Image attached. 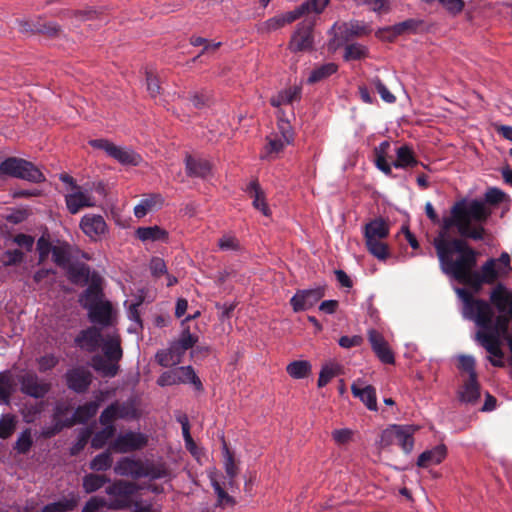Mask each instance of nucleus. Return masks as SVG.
<instances>
[{"label": "nucleus", "mask_w": 512, "mask_h": 512, "mask_svg": "<svg viewBox=\"0 0 512 512\" xmlns=\"http://www.w3.org/2000/svg\"><path fill=\"white\" fill-rule=\"evenodd\" d=\"M450 212V216L443 217L433 245L441 270L458 282L469 285L477 265L478 252L464 240L451 238L450 229L455 226L462 237L482 240L485 233L482 223L488 219L490 211L482 201L461 200L452 206Z\"/></svg>", "instance_id": "nucleus-1"}, {"label": "nucleus", "mask_w": 512, "mask_h": 512, "mask_svg": "<svg viewBox=\"0 0 512 512\" xmlns=\"http://www.w3.org/2000/svg\"><path fill=\"white\" fill-rule=\"evenodd\" d=\"M456 293L463 302V316L474 321L478 327L475 340L489 353L490 363L495 367L504 366L501 346L508 333V318L497 316L493 321L494 313L488 302L474 299L464 288H457Z\"/></svg>", "instance_id": "nucleus-2"}, {"label": "nucleus", "mask_w": 512, "mask_h": 512, "mask_svg": "<svg viewBox=\"0 0 512 512\" xmlns=\"http://www.w3.org/2000/svg\"><path fill=\"white\" fill-rule=\"evenodd\" d=\"M100 346L104 357L95 355L92 358V367L104 377H114L118 373V363L123 356L120 335L115 329L104 333Z\"/></svg>", "instance_id": "nucleus-3"}, {"label": "nucleus", "mask_w": 512, "mask_h": 512, "mask_svg": "<svg viewBox=\"0 0 512 512\" xmlns=\"http://www.w3.org/2000/svg\"><path fill=\"white\" fill-rule=\"evenodd\" d=\"M115 474L133 479L149 478L157 480L168 476V471L163 464H155L149 460L135 457H121L114 465Z\"/></svg>", "instance_id": "nucleus-4"}, {"label": "nucleus", "mask_w": 512, "mask_h": 512, "mask_svg": "<svg viewBox=\"0 0 512 512\" xmlns=\"http://www.w3.org/2000/svg\"><path fill=\"white\" fill-rule=\"evenodd\" d=\"M0 175H8L34 183L45 181L43 173L31 162L9 157L0 163Z\"/></svg>", "instance_id": "nucleus-5"}, {"label": "nucleus", "mask_w": 512, "mask_h": 512, "mask_svg": "<svg viewBox=\"0 0 512 512\" xmlns=\"http://www.w3.org/2000/svg\"><path fill=\"white\" fill-rule=\"evenodd\" d=\"M21 393L35 399L44 398L51 390V384L31 371H22L16 376Z\"/></svg>", "instance_id": "nucleus-6"}, {"label": "nucleus", "mask_w": 512, "mask_h": 512, "mask_svg": "<svg viewBox=\"0 0 512 512\" xmlns=\"http://www.w3.org/2000/svg\"><path fill=\"white\" fill-rule=\"evenodd\" d=\"M148 444V436L141 432L127 431L118 434L110 443V449L116 453H129L143 449Z\"/></svg>", "instance_id": "nucleus-7"}, {"label": "nucleus", "mask_w": 512, "mask_h": 512, "mask_svg": "<svg viewBox=\"0 0 512 512\" xmlns=\"http://www.w3.org/2000/svg\"><path fill=\"white\" fill-rule=\"evenodd\" d=\"M313 26L314 23L310 20H304L296 26L288 43V49L291 52L309 51L313 48Z\"/></svg>", "instance_id": "nucleus-8"}, {"label": "nucleus", "mask_w": 512, "mask_h": 512, "mask_svg": "<svg viewBox=\"0 0 512 512\" xmlns=\"http://www.w3.org/2000/svg\"><path fill=\"white\" fill-rule=\"evenodd\" d=\"M65 203L68 211L71 214H76L83 208L96 206V199L92 195L91 189L73 186V190L65 195Z\"/></svg>", "instance_id": "nucleus-9"}, {"label": "nucleus", "mask_w": 512, "mask_h": 512, "mask_svg": "<svg viewBox=\"0 0 512 512\" xmlns=\"http://www.w3.org/2000/svg\"><path fill=\"white\" fill-rule=\"evenodd\" d=\"M137 417V410L133 403L130 402H114L109 405L99 417L101 424L113 423L118 419L131 420Z\"/></svg>", "instance_id": "nucleus-10"}, {"label": "nucleus", "mask_w": 512, "mask_h": 512, "mask_svg": "<svg viewBox=\"0 0 512 512\" xmlns=\"http://www.w3.org/2000/svg\"><path fill=\"white\" fill-rule=\"evenodd\" d=\"M80 228L92 241H100L108 232V226L101 215L86 214L81 218Z\"/></svg>", "instance_id": "nucleus-11"}, {"label": "nucleus", "mask_w": 512, "mask_h": 512, "mask_svg": "<svg viewBox=\"0 0 512 512\" xmlns=\"http://www.w3.org/2000/svg\"><path fill=\"white\" fill-rule=\"evenodd\" d=\"M497 261L495 258L488 259L482 266L480 271H474L469 282L471 288L479 291L483 284H493L499 277H502L496 268Z\"/></svg>", "instance_id": "nucleus-12"}, {"label": "nucleus", "mask_w": 512, "mask_h": 512, "mask_svg": "<svg viewBox=\"0 0 512 512\" xmlns=\"http://www.w3.org/2000/svg\"><path fill=\"white\" fill-rule=\"evenodd\" d=\"M490 301L497 308L500 313L499 316H506L508 318V325L510 318H512V291H509L503 284H497L490 293Z\"/></svg>", "instance_id": "nucleus-13"}, {"label": "nucleus", "mask_w": 512, "mask_h": 512, "mask_svg": "<svg viewBox=\"0 0 512 512\" xmlns=\"http://www.w3.org/2000/svg\"><path fill=\"white\" fill-rule=\"evenodd\" d=\"M368 340L372 347V350L379 358V360L385 364H393L395 361L394 354L390 349L388 342L384 336L375 329L368 331Z\"/></svg>", "instance_id": "nucleus-14"}, {"label": "nucleus", "mask_w": 512, "mask_h": 512, "mask_svg": "<svg viewBox=\"0 0 512 512\" xmlns=\"http://www.w3.org/2000/svg\"><path fill=\"white\" fill-rule=\"evenodd\" d=\"M324 296L323 288L298 291L290 300L295 312L313 307Z\"/></svg>", "instance_id": "nucleus-15"}, {"label": "nucleus", "mask_w": 512, "mask_h": 512, "mask_svg": "<svg viewBox=\"0 0 512 512\" xmlns=\"http://www.w3.org/2000/svg\"><path fill=\"white\" fill-rule=\"evenodd\" d=\"M351 392L355 398L361 400L367 409L377 411L376 390L372 385L366 384L363 379H357L351 385Z\"/></svg>", "instance_id": "nucleus-16"}, {"label": "nucleus", "mask_w": 512, "mask_h": 512, "mask_svg": "<svg viewBox=\"0 0 512 512\" xmlns=\"http://www.w3.org/2000/svg\"><path fill=\"white\" fill-rule=\"evenodd\" d=\"M104 333L97 327H89L80 331L75 338V344L87 352H95L99 347Z\"/></svg>", "instance_id": "nucleus-17"}, {"label": "nucleus", "mask_w": 512, "mask_h": 512, "mask_svg": "<svg viewBox=\"0 0 512 512\" xmlns=\"http://www.w3.org/2000/svg\"><path fill=\"white\" fill-rule=\"evenodd\" d=\"M89 320L102 327L113 326L115 321V314L112 305L109 301L103 303L88 310Z\"/></svg>", "instance_id": "nucleus-18"}, {"label": "nucleus", "mask_w": 512, "mask_h": 512, "mask_svg": "<svg viewBox=\"0 0 512 512\" xmlns=\"http://www.w3.org/2000/svg\"><path fill=\"white\" fill-rule=\"evenodd\" d=\"M457 397L461 403L475 405L480 398V385L477 377L464 380L457 391Z\"/></svg>", "instance_id": "nucleus-19"}, {"label": "nucleus", "mask_w": 512, "mask_h": 512, "mask_svg": "<svg viewBox=\"0 0 512 512\" xmlns=\"http://www.w3.org/2000/svg\"><path fill=\"white\" fill-rule=\"evenodd\" d=\"M66 380L70 389L83 392L91 383V374L85 368H75L67 372Z\"/></svg>", "instance_id": "nucleus-20"}, {"label": "nucleus", "mask_w": 512, "mask_h": 512, "mask_svg": "<svg viewBox=\"0 0 512 512\" xmlns=\"http://www.w3.org/2000/svg\"><path fill=\"white\" fill-rule=\"evenodd\" d=\"M299 17L295 10L288 11L283 14L276 15L274 17H271L261 23L259 30L262 33H270L273 31H276L278 29H281L282 27L286 26L287 24H290L297 20Z\"/></svg>", "instance_id": "nucleus-21"}, {"label": "nucleus", "mask_w": 512, "mask_h": 512, "mask_svg": "<svg viewBox=\"0 0 512 512\" xmlns=\"http://www.w3.org/2000/svg\"><path fill=\"white\" fill-rule=\"evenodd\" d=\"M104 301L102 288L98 280H93L79 299L80 304L87 309V311Z\"/></svg>", "instance_id": "nucleus-22"}, {"label": "nucleus", "mask_w": 512, "mask_h": 512, "mask_svg": "<svg viewBox=\"0 0 512 512\" xmlns=\"http://www.w3.org/2000/svg\"><path fill=\"white\" fill-rule=\"evenodd\" d=\"M447 456V448L444 444L437 445L430 450L422 452L417 460V466L427 468L440 464Z\"/></svg>", "instance_id": "nucleus-23"}, {"label": "nucleus", "mask_w": 512, "mask_h": 512, "mask_svg": "<svg viewBox=\"0 0 512 512\" xmlns=\"http://www.w3.org/2000/svg\"><path fill=\"white\" fill-rule=\"evenodd\" d=\"M333 29H337L338 32L346 39L350 37H361L371 32L370 26L357 20H353L348 23L335 24Z\"/></svg>", "instance_id": "nucleus-24"}, {"label": "nucleus", "mask_w": 512, "mask_h": 512, "mask_svg": "<svg viewBox=\"0 0 512 512\" xmlns=\"http://www.w3.org/2000/svg\"><path fill=\"white\" fill-rule=\"evenodd\" d=\"M164 204V198L161 194H149L146 195L141 201L134 207V215L137 218H143L148 212L159 209Z\"/></svg>", "instance_id": "nucleus-25"}, {"label": "nucleus", "mask_w": 512, "mask_h": 512, "mask_svg": "<svg viewBox=\"0 0 512 512\" xmlns=\"http://www.w3.org/2000/svg\"><path fill=\"white\" fill-rule=\"evenodd\" d=\"M246 192L249 193L250 197L253 198V206L255 209L261 211V213L268 217L271 211L266 202L264 191L261 189L257 181H251L246 188Z\"/></svg>", "instance_id": "nucleus-26"}, {"label": "nucleus", "mask_w": 512, "mask_h": 512, "mask_svg": "<svg viewBox=\"0 0 512 512\" xmlns=\"http://www.w3.org/2000/svg\"><path fill=\"white\" fill-rule=\"evenodd\" d=\"M417 428L412 425H397L396 440L405 453H410L414 446L413 435Z\"/></svg>", "instance_id": "nucleus-27"}, {"label": "nucleus", "mask_w": 512, "mask_h": 512, "mask_svg": "<svg viewBox=\"0 0 512 512\" xmlns=\"http://www.w3.org/2000/svg\"><path fill=\"white\" fill-rule=\"evenodd\" d=\"M186 172L191 177H206L211 171L209 161L201 158L187 156L185 160Z\"/></svg>", "instance_id": "nucleus-28"}, {"label": "nucleus", "mask_w": 512, "mask_h": 512, "mask_svg": "<svg viewBox=\"0 0 512 512\" xmlns=\"http://www.w3.org/2000/svg\"><path fill=\"white\" fill-rule=\"evenodd\" d=\"M110 157L115 159L122 165L137 166L142 161L141 156L134 150L117 145L114 146V149L112 150Z\"/></svg>", "instance_id": "nucleus-29"}, {"label": "nucleus", "mask_w": 512, "mask_h": 512, "mask_svg": "<svg viewBox=\"0 0 512 512\" xmlns=\"http://www.w3.org/2000/svg\"><path fill=\"white\" fill-rule=\"evenodd\" d=\"M338 70V65L333 62H328L315 66L309 73L307 78L308 84H315L326 80L331 75L335 74Z\"/></svg>", "instance_id": "nucleus-30"}, {"label": "nucleus", "mask_w": 512, "mask_h": 512, "mask_svg": "<svg viewBox=\"0 0 512 512\" xmlns=\"http://www.w3.org/2000/svg\"><path fill=\"white\" fill-rule=\"evenodd\" d=\"M268 143L265 148V155L263 157H273L274 155L279 154L285 146L289 145L293 140L292 134H286L284 138L279 137V135H271L267 138Z\"/></svg>", "instance_id": "nucleus-31"}, {"label": "nucleus", "mask_w": 512, "mask_h": 512, "mask_svg": "<svg viewBox=\"0 0 512 512\" xmlns=\"http://www.w3.org/2000/svg\"><path fill=\"white\" fill-rule=\"evenodd\" d=\"M208 477L214 489V492L217 495L216 506L222 508H225L226 506H233L235 504V500L221 487L220 483L217 480L215 469L209 471Z\"/></svg>", "instance_id": "nucleus-32"}, {"label": "nucleus", "mask_w": 512, "mask_h": 512, "mask_svg": "<svg viewBox=\"0 0 512 512\" xmlns=\"http://www.w3.org/2000/svg\"><path fill=\"white\" fill-rule=\"evenodd\" d=\"M301 96V88L299 86L289 87L270 99V103L274 107L291 104L299 100Z\"/></svg>", "instance_id": "nucleus-33"}, {"label": "nucleus", "mask_w": 512, "mask_h": 512, "mask_svg": "<svg viewBox=\"0 0 512 512\" xmlns=\"http://www.w3.org/2000/svg\"><path fill=\"white\" fill-rule=\"evenodd\" d=\"M98 408L99 404L97 402L86 403L79 406L67 421H73V425L75 423H85L97 413Z\"/></svg>", "instance_id": "nucleus-34"}, {"label": "nucleus", "mask_w": 512, "mask_h": 512, "mask_svg": "<svg viewBox=\"0 0 512 512\" xmlns=\"http://www.w3.org/2000/svg\"><path fill=\"white\" fill-rule=\"evenodd\" d=\"M329 2L330 0H306L294 10L299 18L311 13L320 14L325 10Z\"/></svg>", "instance_id": "nucleus-35"}, {"label": "nucleus", "mask_w": 512, "mask_h": 512, "mask_svg": "<svg viewBox=\"0 0 512 512\" xmlns=\"http://www.w3.org/2000/svg\"><path fill=\"white\" fill-rule=\"evenodd\" d=\"M136 236L143 242L159 241L167 238V232L159 226L139 227Z\"/></svg>", "instance_id": "nucleus-36"}, {"label": "nucleus", "mask_w": 512, "mask_h": 512, "mask_svg": "<svg viewBox=\"0 0 512 512\" xmlns=\"http://www.w3.org/2000/svg\"><path fill=\"white\" fill-rule=\"evenodd\" d=\"M389 235V226L382 219H375L365 226V237L385 239Z\"/></svg>", "instance_id": "nucleus-37"}, {"label": "nucleus", "mask_w": 512, "mask_h": 512, "mask_svg": "<svg viewBox=\"0 0 512 512\" xmlns=\"http://www.w3.org/2000/svg\"><path fill=\"white\" fill-rule=\"evenodd\" d=\"M312 371V366L307 360H296L289 363L286 367V372L293 379H303L307 377Z\"/></svg>", "instance_id": "nucleus-38"}, {"label": "nucleus", "mask_w": 512, "mask_h": 512, "mask_svg": "<svg viewBox=\"0 0 512 512\" xmlns=\"http://www.w3.org/2000/svg\"><path fill=\"white\" fill-rule=\"evenodd\" d=\"M417 164L413 151L408 146H401L396 151V160L393 162L395 168H408Z\"/></svg>", "instance_id": "nucleus-39"}, {"label": "nucleus", "mask_w": 512, "mask_h": 512, "mask_svg": "<svg viewBox=\"0 0 512 512\" xmlns=\"http://www.w3.org/2000/svg\"><path fill=\"white\" fill-rule=\"evenodd\" d=\"M383 240L376 237H365L368 251L379 260H385L389 256L388 246Z\"/></svg>", "instance_id": "nucleus-40"}, {"label": "nucleus", "mask_w": 512, "mask_h": 512, "mask_svg": "<svg viewBox=\"0 0 512 512\" xmlns=\"http://www.w3.org/2000/svg\"><path fill=\"white\" fill-rule=\"evenodd\" d=\"M136 489L137 486L133 482L118 480L106 488V493L109 496H129L132 495Z\"/></svg>", "instance_id": "nucleus-41"}, {"label": "nucleus", "mask_w": 512, "mask_h": 512, "mask_svg": "<svg viewBox=\"0 0 512 512\" xmlns=\"http://www.w3.org/2000/svg\"><path fill=\"white\" fill-rule=\"evenodd\" d=\"M102 425L104 428L97 432L91 440V445L95 449L104 447L115 435L116 429L113 423L110 422Z\"/></svg>", "instance_id": "nucleus-42"}, {"label": "nucleus", "mask_w": 512, "mask_h": 512, "mask_svg": "<svg viewBox=\"0 0 512 512\" xmlns=\"http://www.w3.org/2000/svg\"><path fill=\"white\" fill-rule=\"evenodd\" d=\"M178 383H191L196 389L202 388V383L191 366H182L176 368Z\"/></svg>", "instance_id": "nucleus-43"}, {"label": "nucleus", "mask_w": 512, "mask_h": 512, "mask_svg": "<svg viewBox=\"0 0 512 512\" xmlns=\"http://www.w3.org/2000/svg\"><path fill=\"white\" fill-rule=\"evenodd\" d=\"M109 481L110 480L104 475L88 474L83 478V489L86 493H92Z\"/></svg>", "instance_id": "nucleus-44"}, {"label": "nucleus", "mask_w": 512, "mask_h": 512, "mask_svg": "<svg viewBox=\"0 0 512 512\" xmlns=\"http://www.w3.org/2000/svg\"><path fill=\"white\" fill-rule=\"evenodd\" d=\"M77 506L75 497L65 498L58 502L46 505L42 512H67L73 510Z\"/></svg>", "instance_id": "nucleus-45"}, {"label": "nucleus", "mask_w": 512, "mask_h": 512, "mask_svg": "<svg viewBox=\"0 0 512 512\" xmlns=\"http://www.w3.org/2000/svg\"><path fill=\"white\" fill-rule=\"evenodd\" d=\"M113 463L111 453L108 451L96 455L90 462V468L94 471H106Z\"/></svg>", "instance_id": "nucleus-46"}, {"label": "nucleus", "mask_w": 512, "mask_h": 512, "mask_svg": "<svg viewBox=\"0 0 512 512\" xmlns=\"http://www.w3.org/2000/svg\"><path fill=\"white\" fill-rule=\"evenodd\" d=\"M33 444L32 433L30 429L23 430L17 438L14 449L21 454L27 453Z\"/></svg>", "instance_id": "nucleus-47"}, {"label": "nucleus", "mask_w": 512, "mask_h": 512, "mask_svg": "<svg viewBox=\"0 0 512 512\" xmlns=\"http://www.w3.org/2000/svg\"><path fill=\"white\" fill-rule=\"evenodd\" d=\"M367 56V49L365 46L354 43L345 47L344 59L346 61L360 60Z\"/></svg>", "instance_id": "nucleus-48"}, {"label": "nucleus", "mask_w": 512, "mask_h": 512, "mask_svg": "<svg viewBox=\"0 0 512 512\" xmlns=\"http://www.w3.org/2000/svg\"><path fill=\"white\" fill-rule=\"evenodd\" d=\"M223 458H224V468L226 471V474L233 479L237 474V466L234 461V457L232 452L229 450L227 444L223 442Z\"/></svg>", "instance_id": "nucleus-49"}, {"label": "nucleus", "mask_w": 512, "mask_h": 512, "mask_svg": "<svg viewBox=\"0 0 512 512\" xmlns=\"http://www.w3.org/2000/svg\"><path fill=\"white\" fill-rule=\"evenodd\" d=\"M44 404L25 405L21 411L24 422L33 423L43 411Z\"/></svg>", "instance_id": "nucleus-50"}, {"label": "nucleus", "mask_w": 512, "mask_h": 512, "mask_svg": "<svg viewBox=\"0 0 512 512\" xmlns=\"http://www.w3.org/2000/svg\"><path fill=\"white\" fill-rule=\"evenodd\" d=\"M199 340L197 334L192 333L189 327H182L180 337L175 342L179 343L184 349L192 348Z\"/></svg>", "instance_id": "nucleus-51"}, {"label": "nucleus", "mask_w": 512, "mask_h": 512, "mask_svg": "<svg viewBox=\"0 0 512 512\" xmlns=\"http://www.w3.org/2000/svg\"><path fill=\"white\" fill-rule=\"evenodd\" d=\"M458 368L461 371L468 373V378L477 377V373L475 370V359L470 355H460L458 357Z\"/></svg>", "instance_id": "nucleus-52"}, {"label": "nucleus", "mask_w": 512, "mask_h": 512, "mask_svg": "<svg viewBox=\"0 0 512 512\" xmlns=\"http://www.w3.org/2000/svg\"><path fill=\"white\" fill-rule=\"evenodd\" d=\"M389 146L387 141H384L380 144L379 148L376 149L377 157H376V166L379 170H381L386 175H391V165L387 162L382 152Z\"/></svg>", "instance_id": "nucleus-53"}, {"label": "nucleus", "mask_w": 512, "mask_h": 512, "mask_svg": "<svg viewBox=\"0 0 512 512\" xmlns=\"http://www.w3.org/2000/svg\"><path fill=\"white\" fill-rule=\"evenodd\" d=\"M15 430V419L12 415H3L0 419V438L6 439Z\"/></svg>", "instance_id": "nucleus-54"}, {"label": "nucleus", "mask_w": 512, "mask_h": 512, "mask_svg": "<svg viewBox=\"0 0 512 512\" xmlns=\"http://www.w3.org/2000/svg\"><path fill=\"white\" fill-rule=\"evenodd\" d=\"M155 357L158 364L162 367H169L180 363L175 360L176 356L170 347L168 349L158 351Z\"/></svg>", "instance_id": "nucleus-55"}, {"label": "nucleus", "mask_w": 512, "mask_h": 512, "mask_svg": "<svg viewBox=\"0 0 512 512\" xmlns=\"http://www.w3.org/2000/svg\"><path fill=\"white\" fill-rule=\"evenodd\" d=\"M337 375V366L336 365H325L322 367L319 378H318V387L326 386L333 377Z\"/></svg>", "instance_id": "nucleus-56"}, {"label": "nucleus", "mask_w": 512, "mask_h": 512, "mask_svg": "<svg viewBox=\"0 0 512 512\" xmlns=\"http://www.w3.org/2000/svg\"><path fill=\"white\" fill-rule=\"evenodd\" d=\"M397 425H390L380 435L379 445L381 448L389 447L395 443Z\"/></svg>", "instance_id": "nucleus-57"}, {"label": "nucleus", "mask_w": 512, "mask_h": 512, "mask_svg": "<svg viewBox=\"0 0 512 512\" xmlns=\"http://www.w3.org/2000/svg\"><path fill=\"white\" fill-rule=\"evenodd\" d=\"M54 424L49 427H43L41 430V435L44 438H50L57 433H59L64 427H70L73 425V421H53Z\"/></svg>", "instance_id": "nucleus-58"}, {"label": "nucleus", "mask_w": 512, "mask_h": 512, "mask_svg": "<svg viewBox=\"0 0 512 512\" xmlns=\"http://www.w3.org/2000/svg\"><path fill=\"white\" fill-rule=\"evenodd\" d=\"M372 84L383 101L387 103H394L396 101V97L388 90V88L378 77L372 79Z\"/></svg>", "instance_id": "nucleus-59"}, {"label": "nucleus", "mask_w": 512, "mask_h": 512, "mask_svg": "<svg viewBox=\"0 0 512 512\" xmlns=\"http://www.w3.org/2000/svg\"><path fill=\"white\" fill-rule=\"evenodd\" d=\"M439 3L449 14L454 16L460 14L465 7L463 0H439Z\"/></svg>", "instance_id": "nucleus-60"}, {"label": "nucleus", "mask_w": 512, "mask_h": 512, "mask_svg": "<svg viewBox=\"0 0 512 512\" xmlns=\"http://www.w3.org/2000/svg\"><path fill=\"white\" fill-rule=\"evenodd\" d=\"M11 393V379L8 373H0V400L8 402Z\"/></svg>", "instance_id": "nucleus-61"}, {"label": "nucleus", "mask_w": 512, "mask_h": 512, "mask_svg": "<svg viewBox=\"0 0 512 512\" xmlns=\"http://www.w3.org/2000/svg\"><path fill=\"white\" fill-rule=\"evenodd\" d=\"M40 372H46L54 368L58 363V358L53 354H46L37 360Z\"/></svg>", "instance_id": "nucleus-62"}, {"label": "nucleus", "mask_w": 512, "mask_h": 512, "mask_svg": "<svg viewBox=\"0 0 512 512\" xmlns=\"http://www.w3.org/2000/svg\"><path fill=\"white\" fill-rule=\"evenodd\" d=\"M353 436V431L348 428L336 429L332 432V438L338 445H344L348 443Z\"/></svg>", "instance_id": "nucleus-63"}, {"label": "nucleus", "mask_w": 512, "mask_h": 512, "mask_svg": "<svg viewBox=\"0 0 512 512\" xmlns=\"http://www.w3.org/2000/svg\"><path fill=\"white\" fill-rule=\"evenodd\" d=\"M106 505V500L103 497H91L83 507L82 512H99Z\"/></svg>", "instance_id": "nucleus-64"}]
</instances>
